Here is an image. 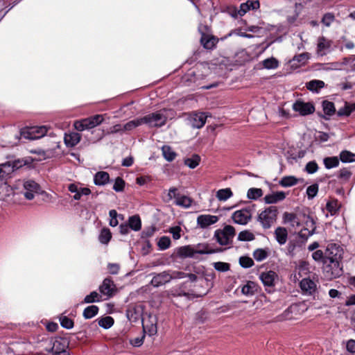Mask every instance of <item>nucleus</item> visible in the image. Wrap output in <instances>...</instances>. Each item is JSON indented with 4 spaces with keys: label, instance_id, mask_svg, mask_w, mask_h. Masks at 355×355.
Masks as SVG:
<instances>
[{
    "label": "nucleus",
    "instance_id": "1",
    "mask_svg": "<svg viewBox=\"0 0 355 355\" xmlns=\"http://www.w3.org/2000/svg\"><path fill=\"white\" fill-rule=\"evenodd\" d=\"M19 162H15L12 164L6 162L0 164V201L3 205H10L14 202L13 197L14 190L6 182V179L10 175L19 168L21 165H18Z\"/></svg>",
    "mask_w": 355,
    "mask_h": 355
},
{
    "label": "nucleus",
    "instance_id": "2",
    "mask_svg": "<svg viewBox=\"0 0 355 355\" xmlns=\"http://www.w3.org/2000/svg\"><path fill=\"white\" fill-rule=\"evenodd\" d=\"M69 341L64 337L43 336L39 342V347L47 352L48 355H70Z\"/></svg>",
    "mask_w": 355,
    "mask_h": 355
},
{
    "label": "nucleus",
    "instance_id": "3",
    "mask_svg": "<svg viewBox=\"0 0 355 355\" xmlns=\"http://www.w3.org/2000/svg\"><path fill=\"white\" fill-rule=\"evenodd\" d=\"M198 31L200 35V45L207 51H211L214 50L217 46L220 38L214 36L211 33V28L206 24H200L198 26ZM225 38H226V37H222L220 40H223Z\"/></svg>",
    "mask_w": 355,
    "mask_h": 355
},
{
    "label": "nucleus",
    "instance_id": "4",
    "mask_svg": "<svg viewBox=\"0 0 355 355\" xmlns=\"http://www.w3.org/2000/svg\"><path fill=\"white\" fill-rule=\"evenodd\" d=\"M175 115L171 110H162L141 117L142 123L149 127H161L164 125L168 119H172Z\"/></svg>",
    "mask_w": 355,
    "mask_h": 355
},
{
    "label": "nucleus",
    "instance_id": "5",
    "mask_svg": "<svg viewBox=\"0 0 355 355\" xmlns=\"http://www.w3.org/2000/svg\"><path fill=\"white\" fill-rule=\"evenodd\" d=\"M220 248H212L207 243L198 244L196 249L191 245H185L179 248V257H194L195 254H210L221 252Z\"/></svg>",
    "mask_w": 355,
    "mask_h": 355
},
{
    "label": "nucleus",
    "instance_id": "6",
    "mask_svg": "<svg viewBox=\"0 0 355 355\" xmlns=\"http://www.w3.org/2000/svg\"><path fill=\"white\" fill-rule=\"evenodd\" d=\"M278 209L275 206H270L258 214L257 220L263 229H269L276 223Z\"/></svg>",
    "mask_w": 355,
    "mask_h": 355
},
{
    "label": "nucleus",
    "instance_id": "7",
    "mask_svg": "<svg viewBox=\"0 0 355 355\" xmlns=\"http://www.w3.org/2000/svg\"><path fill=\"white\" fill-rule=\"evenodd\" d=\"M236 235L235 228L230 225H225L223 229H218L214 232V239L220 245L232 244V240Z\"/></svg>",
    "mask_w": 355,
    "mask_h": 355
},
{
    "label": "nucleus",
    "instance_id": "8",
    "mask_svg": "<svg viewBox=\"0 0 355 355\" xmlns=\"http://www.w3.org/2000/svg\"><path fill=\"white\" fill-rule=\"evenodd\" d=\"M322 269L325 277L329 279L339 277L343 274L340 260L324 261Z\"/></svg>",
    "mask_w": 355,
    "mask_h": 355
},
{
    "label": "nucleus",
    "instance_id": "9",
    "mask_svg": "<svg viewBox=\"0 0 355 355\" xmlns=\"http://www.w3.org/2000/svg\"><path fill=\"white\" fill-rule=\"evenodd\" d=\"M104 121V116L102 114H96L90 117H87L74 123V128L78 131H83L89 130L101 124Z\"/></svg>",
    "mask_w": 355,
    "mask_h": 355
},
{
    "label": "nucleus",
    "instance_id": "10",
    "mask_svg": "<svg viewBox=\"0 0 355 355\" xmlns=\"http://www.w3.org/2000/svg\"><path fill=\"white\" fill-rule=\"evenodd\" d=\"M181 117L184 119L187 124L194 128H201L206 122L207 116L205 113H184Z\"/></svg>",
    "mask_w": 355,
    "mask_h": 355
},
{
    "label": "nucleus",
    "instance_id": "11",
    "mask_svg": "<svg viewBox=\"0 0 355 355\" xmlns=\"http://www.w3.org/2000/svg\"><path fill=\"white\" fill-rule=\"evenodd\" d=\"M23 187L24 191L22 192L27 200H32L35 194L40 193V187L33 180L24 181Z\"/></svg>",
    "mask_w": 355,
    "mask_h": 355
},
{
    "label": "nucleus",
    "instance_id": "12",
    "mask_svg": "<svg viewBox=\"0 0 355 355\" xmlns=\"http://www.w3.org/2000/svg\"><path fill=\"white\" fill-rule=\"evenodd\" d=\"M293 109L302 116H306L315 112V107L312 103H305L300 100H297L293 103Z\"/></svg>",
    "mask_w": 355,
    "mask_h": 355
},
{
    "label": "nucleus",
    "instance_id": "13",
    "mask_svg": "<svg viewBox=\"0 0 355 355\" xmlns=\"http://www.w3.org/2000/svg\"><path fill=\"white\" fill-rule=\"evenodd\" d=\"M343 250L336 243L328 244L324 251V261L341 260Z\"/></svg>",
    "mask_w": 355,
    "mask_h": 355
},
{
    "label": "nucleus",
    "instance_id": "14",
    "mask_svg": "<svg viewBox=\"0 0 355 355\" xmlns=\"http://www.w3.org/2000/svg\"><path fill=\"white\" fill-rule=\"evenodd\" d=\"M68 190L74 193L73 198L76 200H79L83 196H89L91 193V190L89 188L81 187L80 183L69 184Z\"/></svg>",
    "mask_w": 355,
    "mask_h": 355
},
{
    "label": "nucleus",
    "instance_id": "15",
    "mask_svg": "<svg viewBox=\"0 0 355 355\" xmlns=\"http://www.w3.org/2000/svg\"><path fill=\"white\" fill-rule=\"evenodd\" d=\"M99 291L101 294L110 298L114 295L116 291V286L110 278H105L99 286Z\"/></svg>",
    "mask_w": 355,
    "mask_h": 355
},
{
    "label": "nucleus",
    "instance_id": "16",
    "mask_svg": "<svg viewBox=\"0 0 355 355\" xmlns=\"http://www.w3.org/2000/svg\"><path fill=\"white\" fill-rule=\"evenodd\" d=\"M174 274L175 272L173 274H171L166 271L159 273L153 277L150 284L154 287H159L166 283L169 282L173 278H174Z\"/></svg>",
    "mask_w": 355,
    "mask_h": 355
},
{
    "label": "nucleus",
    "instance_id": "17",
    "mask_svg": "<svg viewBox=\"0 0 355 355\" xmlns=\"http://www.w3.org/2000/svg\"><path fill=\"white\" fill-rule=\"evenodd\" d=\"M299 311V306L296 304H292L282 314L276 317V321L282 322L284 320H290L294 319V315H296Z\"/></svg>",
    "mask_w": 355,
    "mask_h": 355
},
{
    "label": "nucleus",
    "instance_id": "18",
    "mask_svg": "<svg viewBox=\"0 0 355 355\" xmlns=\"http://www.w3.org/2000/svg\"><path fill=\"white\" fill-rule=\"evenodd\" d=\"M218 219L217 216L202 214L198 216L197 224L201 228L205 229L217 223Z\"/></svg>",
    "mask_w": 355,
    "mask_h": 355
},
{
    "label": "nucleus",
    "instance_id": "19",
    "mask_svg": "<svg viewBox=\"0 0 355 355\" xmlns=\"http://www.w3.org/2000/svg\"><path fill=\"white\" fill-rule=\"evenodd\" d=\"M198 79L196 69L191 68L182 76L180 83L184 86H191L193 84L196 83Z\"/></svg>",
    "mask_w": 355,
    "mask_h": 355
},
{
    "label": "nucleus",
    "instance_id": "20",
    "mask_svg": "<svg viewBox=\"0 0 355 355\" xmlns=\"http://www.w3.org/2000/svg\"><path fill=\"white\" fill-rule=\"evenodd\" d=\"M322 106L324 114L320 112H318V115L325 120H329V117L333 116L336 112L334 103L331 101L324 100L322 103Z\"/></svg>",
    "mask_w": 355,
    "mask_h": 355
},
{
    "label": "nucleus",
    "instance_id": "21",
    "mask_svg": "<svg viewBox=\"0 0 355 355\" xmlns=\"http://www.w3.org/2000/svg\"><path fill=\"white\" fill-rule=\"evenodd\" d=\"M300 287L304 295H312L316 291L315 283L309 278H304L300 282Z\"/></svg>",
    "mask_w": 355,
    "mask_h": 355
},
{
    "label": "nucleus",
    "instance_id": "22",
    "mask_svg": "<svg viewBox=\"0 0 355 355\" xmlns=\"http://www.w3.org/2000/svg\"><path fill=\"white\" fill-rule=\"evenodd\" d=\"M332 44V41L327 39L324 36L319 37L317 44V54L320 56L325 55Z\"/></svg>",
    "mask_w": 355,
    "mask_h": 355
},
{
    "label": "nucleus",
    "instance_id": "23",
    "mask_svg": "<svg viewBox=\"0 0 355 355\" xmlns=\"http://www.w3.org/2000/svg\"><path fill=\"white\" fill-rule=\"evenodd\" d=\"M232 218L234 222L239 225H246L251 220V214H248L242 209L237 210L232 214Z\"/></svg>",
    "mask_w": 355,
    "mask_h": 355
},
{
    "label": "nucleus",
    "instance_id": "24",
    "mask_svg": "<svg viewBox=\"0 0 355 355\" xmlns=\"http://www.w3.org/2000/svg\"><path fill=\"white\" fill-rule=\"evenodd\" d=\"M286 198V193L284 191H277L271 194L266 195L264 197V201L266 204H275L282 201Z\"/></svg>",
    "mask_w": 355,
    "mask_h": 355
},
{
    "label": "nucleus",
    "instance_id": "25",
    "mask_svg": "<svg viewBox=\"0 0 355 355\" xmlns=\"http://www.w3.org/2000/svg\"><path fill=\"white\" fill-rule=\"evenodd\" d=\"M275 277H277V274L274 271L270 270L266 272H262L260 275V279L265 286L272 287Z\"/></svg>",
    "mask_w": 355,
    "mask_h": 355
},
{
    "label": "nucleus",
    "instance_id": "26",
    "mask_svg": "<svg viewBox=\"0 0 355 355\" xmlns=\"http://www.w3.org/2000/svg\"><path fill=\"white\" fill-rule=\"evenodd\" d=\"M109 181L110 175L107 172L99 171L94 175V182L96 185L103 186L107 184Z\"/></svg>",
    "mask_w": 355,
    "mask_h": 355
},
{
    "label": "nucleus",
    "instance_id": "27",
    "mask_svg": "<svg viewBox=\"0 0 355 355\" xmlns=\"http://www.w3.org/2000/svg\"><path fill=\"white\" fill-rule=\"evenodd\" d=\"M81 139V136L78 132H71L64 136V142L67 146L73 147L78 144Z\"/></svg>",
    "mask_w": 355,
    "mask_h": 355
},
{
    "label": "nucleus",
    "instance_id": "28",
    "mask_svg": "<svg viewBox=\"0 0 355 355\" xmlns=\"http://www.w3.org/2000/svg\"><path fill=\"white\" fill-rule=\"evenodd\" d=\"M200 161L201 157L198 154H192L191 156L183 159L184 165L192 169L196 168L200 164Z\"/></svg>",
    "mask_w": 355,
    "mask_h": 355
},
{
    "label": "nucleus",
    "instance_id": "29",
    "mask_svg": "<svg viewBox=\"0 0 355 355\" xmlns=\"http://www.w3.org/2000/svg\"><path fill=\"white\" fill-rule=\"evenodd\" d=\"M275 236L279 245L286 243L288 238V232L285 227H278L275 230Z\"/></svg>",
    "mask_w": 355,
    "mask_h": 355
},
{
    "label": "nucleus",
    "instance_id": "30",
    "mask_svg": "<svg viewBox=\"0 0 355 355\" xmlns=\"http://www.w3.org/2000/svg\"><path fill=\"white\" fill-rule=\"evenodd\" d=\"M302 247L303 243H300V241L297 240L291 241L287 245L286 254L293 258L295 256L297 250L302 249Z\"/></svg>",
    "mask_w": 355,
    "mask_h": 355
},
{
    "label": "nucleus",
    "instance_id": "31",
    "mask_svg": "<svg viewBox=\"0 0 355 355\" xmlns=\"http://www.w3.org/2000/svg\"><path fill=\"white\" fill-rule=\"evenodd\" d=\"M283 220L284 223H289L293 227H299L301 225L300 220L294 213L285 212L283 215Z\"/></svg>",
    "mask_w": 355,
    "mask_h": 355
},
{
    "label": "nucleus",
    "instance_id": "32",
    "mask_svg": "<svg viewBox=\"0 0 355 355\" xmlns=\"http://www.w3.org/2000/svg\"><path fill=\"white\" fill-rule=\"evenodd\" d=\"M257 290V284L254 282L248 281L245 285L242 286L241 293L245 295H253Z\"/></svg>",
    "mask_w": 355,
    "mask_h": 355
},
{
    "label": "nucleus",
    "instance_id": "33",
    "mask_svg": "<svg viewBox=\"0 0 355 355\" xmlns=\"http://www.w3.org/2000/svg\"><path fill=\"white\" fill-rule=\"evenodd\" d=\"M306 88L314 92H318V91L324 87V83L320 80H312L306 84Z\"/></svg>",
    "mask_w": 355,
    "mask_h": 355
},
{
    "label": "nucleus",
    "instance_id": "34",
    "mask_svg": "<svg viewBox=\"0 0 355 355\" xmlns=\"http://www.w3.org/2000/svg\"><path fill=\"white\" fill-rule=\"evenodd\" d=\"M340 160L343 163H351L355 162V153L344 150L340 153Z\"/></svg>",
    "mask_w": 355,
    "mask_h": 355
},
{
    "label": "nucleus",
    "instance_id": "35",
    "mask_svg": "<svg viewBox=\"0 0 355 355\" xmlns=\"http://www.w3.org/2000/svg\"><path fill=\"white\" fill-rule=\"evenodd\" d=\"M128 225L134 231H139L141 227V222L139 216L134 215L129 218Z\"/></svg>",
    "mask_w": 355,
    "mask_h": 355
},
{
    "label": "nucleus",
    "instance_id": "36",
    "mask_svg": "<svg viewBox=\"0 0 355 355\" xmlns=\"http://www.w3.org/2000/svg\"><path fill=\"white\" fill-rule=\"evenodd\" d=\"M98 307L96 305L89 306L84 309L83 317L85 319H91L98 314Z\"/></svg>",
    "mask_w": 355,
    "mask_h": 355
},
{
    "label": "nucleus",
    "instance_id": "37",
    "mask_svg": "<svg viewBox=\"0 0 355 355\" xmlns=\"http://www.w3.org/2000/svg\"><path fill=\"white\" fill-rule=\"evenodd\" d=\"M299 180L294 176H285L283 177L279 184L283 187H292L297 184Z\"/></svg>",
    "mask_w": 355,
    "mask_h": 355
},
{
    "label": "nucleus",
    "instance_id": "38",
    "mask_svg": "<svg viewBox=\"0 0 355 355\" xmlns=\"http://www.w3.org/2000/svg\"><path fill=\"white\" fill-rule=\"evenodd\" d=\"M102 301L101 295L96 291H92L90 294L86 295L83 300V303L91 304L94 302H99Z\"/></svg>",
    "mask_w": 355,
    "mask_h": 355
},
{
    "label": "nucleus",
    "instance_id": "39",
    "mask_svg": "<svg viewBox=\"0 0 355 355\" xmlns=\"http://www.w3.org/2000/svg\"><path fill=\"white\" fill-rule=\"evenodd\" d=\"M323 163L326 168L330 169L339 165V159L336 157H327L324 158Z\"/></svg>",
    "mask_w": 355,
    "mask_h": 355
},
{
    "label": "nucleus",
    "instance_id": "40",
    "mask_svg": "<svg viewBox=\"0 0 355 355\" xmlns=\"http://www.w3.org/2000/svg\"><path fill=\"white\" fill-rule=\"evenodd\" d=\"M233 193L230 188L219 189L216 193V198L220 201H225L232 197Z\"/></svg>",
    "mask_w": 355,
    "mask_h": 355
},
{
    "label": "nucleus",
    "instance_id": "41",
    "mask_svg": "<svg viewBox=\"0 0 355 355\" xmlns=\"http://www.w3.org/2000/svg\"><path fill=\"white\" fill-rule=\"evenodd\" d=\"M262 64L265 69H275L278 67L279 62L276 58L272 57L263 60Z\"/></svg>",
    "mask_w": 355,
    "mask_h": 355
},
{
    "label": "nucleus",
    "instance_id": "42",
    "mask_svg": "<svg viewBox=\"0 0 355 355\" xmlns=\"http://www.w3.org/2000/svg\"><path fill=\"white\" fill-rule=\"evenodd\" d=\"M207 293V291H205L203 292L197 293V292L191 290V291L186 293L183 290H182V288L180 290H179V296H182V295L187 296L189 299H191V298L193 299L195 297H202L204 295H205Z\"/></svg>",
    "mask_w": 355,
    "mask_h": 355
},
{
    "label": "nucleus",
    "instance_id": "43",
    "mask_svg": "<svg viewBox=\"0 0 355 355\" xmlns=\"http://www.w3.org/2000/svg\"><path fill=\"white\" fill-rule=\"evenodd\" d=\"M109 215L110 217V225L112 227H116L119 224L118 218L121 220H123V216L121 214H118L116 210L112 209L109 212Z\"/></svg>",
    "mask_w": 355,
    "mask_h": 355
},
{
    "label": "nucleus",
    "instance_id": "44",
    "mask_svg": "<svg viewBox=\"0 0 355 355\" xmlns=\"http://www.w3.org/2000/svg\"><path fill=\"white\" fill-rule=\"evenodd\" d=\"M112 238V234L109 229L103 228L98 236L99 241L103 244H107Z\"/></svg>",
    "mask_w": 355,
    "mask_h": 355
},
{
    "label": "nucleus",
    "instance_id": "45",
    "mask_svg": "<svg viewBox=\"0 0 355 355\" xmlns=\"http://www.w3.org/2000/svg\"><path fill=\"white\" fill-rule=\"evenodd\" d=\"M184 278H187L188 280L182 282V286L188 282L190 284L194 283L198 280V277L195 274L179 271V279Z\"/></svg>",
    "mask_w": 355,
    "mask_h": 355
},
{
    "label": "nucleus",
    "instance_id": "46",
    "mask_svg": "<svg viewBox=\"0 0 355 355\" xmlns=\"http://www.w3.org/2000/svg\"><path fill=\"white\" fill-rule=\"evenodd\" d=\"M268 257V252L266 249L258 248L253 252V257L257 261H261Z\"/></svg>",
    "mask_w": 355,
    "mask_h": 355
},
{
    "label": "nucleus",
    "instance_id": "47",
    "mask_svg": "<svg viewBox=\"0 0 355 355\" xmlns=\"http://www.w3.org/2000/svg\"><path fill=\"white\" fill-rule=\"evenodd\" d=\"M142 120L141 117L138 118L132 121H130L129 122L126 123L123 126V131H129L132 130L134 128L142 125Z\"/></svg>",
    "mask_w": 355,
    "mask_h": 355
},
{
    "label": "nucleus",
    "instance_id": "48",
    "mask_svg": "<svg viewBox=\"0 0 355 355\" xmlns=\"http://www.w3.org/2000/svg\"><path fill=\"white\" fill-rule=\"evenodd\" d=\"M263 195V191L261 189L258 188H250L248 191L247 197L250 200H257L261 197Z\"/></svg>",
    "mask_w": 355,
    "mask_h": 355
},
{
    "label": "nucleus",
    "instance_id": "49",
    "mask_svg": "<svg viewBox=\"0 0 355 355\" xmlns=\"http://www.w3.org/2000/svg\"><path fill=\"white\" fill-rule=\"evenodd\" d=\"M20 136L22 138L30 140L37 139V137L33 134V127L25 128L21 130Z\"/></svg>",
    "mask_w": 355,
    "mask_h": 355
},
{
    "label": "nucleus",
    "instance_id": "50",
    "mask_svg": "<svg viewBox=\"0 0 355 355\" xmlns=\"http://www.w3.org/2000/svg\"><path fill=\"white\" fill-rule=\"evenodd\" d=\"M354 111V109L352 108L349 104L347 102L345 103L344 107L340 108L336 114L338 116H349L352 112Z\"/></svg>",
    "mask_w": 355,
    "mask_h": 355
},
{
    "label": "nucleus",
    "instance_id": "51",
    "mask_svg": "<svg viewBox=\"0 0 355 355\" xmlns=\"http://www.w3.org/2000/svg\"><path fill=\"white\" fill-rule=\"evenodd\" d=\"M254 239V235L248 230L241 231L238 235V240L241 241H251Z\"/></svg>",
    "mask_w": 355,
    "mask_h": 355
},
{
    "label": "nucleus",
    "instance_id": "52",
    "mask_svg": "<svg viewBox=\"0 0 355 355\" xmlns=\"http://www.w3.org/2000/svg\"><path fill=\"white\" fill-rule=\"evenodd\" d=\"M98 323L100 327L107 329L114 324V319L110 316H106L99 319Z\"/></svg>",
    "mask_w": 355,
    "mask_h": 355
},
{
    "label": "nucleus",
    "instance_id": "53",
    "mask_svg": "<svg viewBox=\"0 0 355 355\" xmlns=\"http://www.w3.org/2000/svg\"><path fill=\"white\" fill-rule=\"evenodd\" d=\"M336 17L334 13L327 12L325 13L321 19V22L327 27H329L331 24L335 21Z\"/></svg>",
    "mask_w": 355,
    "mask_h": 355
},
{
    "label": "nucleus",
    "instance_id": "54",
    "mask_svg": "<svg viewBox=\"0 0 355 355\" xmlns=\"http://www.w3.org/2000/svg\"><path fill=\"white\" fill-rule=\"evenodd\" d=\"M239 264L243 268H249L253 266L254 263L250 257L248 256H242L239 258Z\"/></svg>",
    "mask_w": 355,
    "mask_h": 355
},
{
    "label": "nucleus",
    "instance_id": "55",
    "mask_svg": "<svg viewBox=\"0 0 355 355\" xmlns=\"http://www.w3.org/2000/svg\"><path fill=\"white\" fill-rule=\"evenodd\" d=\"M162 150L163 155L167 161L170 162L175 159L176 154L175 152L171 150V148L169 146H164Z\"/></svg>",
    "mask_w": 355,
    "mask_h": 355
},
{
    "label": "nucleus",
    "instance_id": "56",
    "mask_svg": "<svg viewBox=\"0 0 355 355\" xmlns=\"http://www.w3.org/2000/svg\"><path fill=\"white\" fill-rule=\"evenodd\" d=\"M318 184H313L306 189V195L309 199H313L318 192Z\"/></svg>",
    "mask_w": 355,
    "mask_h": 355
},
{
    "label": "nucleus",
    "instance_id": "57",
    "mask_svg": "<svg viewBox=\"0 0 355 355\" xmlns=\"http://www.w3.org/2000/svg\"><path fill=\"white\" fill-rule=\"evenodd\" d=\"M33 134L37 137V139L44 137L47 132V128L46 126H35L33 127Z\"/></svg>",
    "mask_w": 355,
    "mask_h": 355
},
{
    "label": "nucleus",
    "instance_id": "58",
    "mask_svg": "<svg viewBox=\"0 0 355 355\" xmlns=\"http://www.w3.org/2000/svg\"><path fill=\"white\" fill-rule=\"evenodd\" d=\"M215 270L219 272H227L230 269V264L225 262H215L214 263Z\"/></svg>",
    "mask_w": 355,
    "mask_h": 355
},
{
    "label": "nucleus",
    "instance_id": "59",
    "mask_svg": "<svg viewBox=\"0 0 355 355\" xmlns=\"http://www.w3.org/2000/svg\"><path fill=\"white\" fill-rule=\"evenodd\" d=\"M60 322L63 328L70 329L73 327V321L67 316H61L60 318Z\"/></svg>",
    "mask_w": 355,
    "mask_h": 355
},
{
    "label": "nucleus",
    "instance_id": "60",
    "mask_svg": "<svg viewBox=\"0 0 355 355\" xmlns=\"http://www.w3.org/2000/svg\"><path fill=\"white\" fill-rule=\"evenodd\" d=\"M326 209L331 215H334L338 209V200H335L327 202Z\"/></svg>",
    "mask_w": 355,
    "mask_h": 355
},
{
    "label": "nucleus",
    "instance_id": "61",
    "mask_svg": "<svg viewBox=\"0 0 355 355\" xmlns=\"http://www.w3.org/2000/svg\"><path fill=\"white\" fill-rule=\"evenodd\" d=\"M171 240L168 236H162L159 239L157 245L160 250H166L170 246Z\"/></svg>",
    "mask_w": 355,
    "mask_h": 355
},
{
    "label": "nucleus",
    "instance_id": "62",
    "mask_svg": "<svg viewBox=\"0 0 355 355\" xmlns=\"http://www.w3.org/2000/svg\"><path fill=\"white\" fill-rule=\"evenodd\" d=\"M193 200L187 196H179V206L184 208H188L191 205Z\"/></svg>",
    "mask_w": 355,
    "mask_h": 355
},
{
    "label": "nucleus",
    "instance_id": "63",
    "mask_svg": "<svg viewBox=\"0 0 355 355\" xmlns=\"http://www.w3.org/2000/svg\"><path fill=\"white\" fill-rule=\"evenodd\" d=\"M124 187H125L124 180L120 177L116 178L115 180L114 186H113V189L116 192H120L123 190Z\"/></svg>",
    "mask_w": 355,
    "mask_h": 355
},
{
    "label": "nucleus",
    "instance_id": "64",
    "mask_svg": "<svg viewBox=\"0 0 355 355\" xmlns=\"http://www.w3.org/2000/svg\"><path fill=\"white\" fill-rule=\"evenodd\" d=\"M318 169V164L315 161L309 162L306 166L305 170L309 174L315 173Z\"/></svg>",
    "mask_w": 355,
    "mask_h": 355
}]
</instances>
